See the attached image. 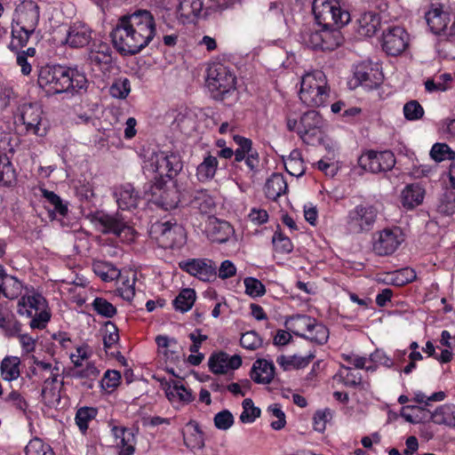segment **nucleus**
<instances>
[{"label":"nucleus","instance_id":"44","mask_svg":"<svg viewBox=\"0 0 455 455\" xmlns=\"http://www.w3.org/2000/svg\"><path fill=\"white\" fill-rule=\"evenodd\" d=\"M322 28L323 51H332L342 43V36L334 27Z\"/></svg>","mask_w":455,"mask_h":455},{"label":"nucleus","instance_id":"19","mask_svg":"<svg viewBox=\"0 0 455 455\" xmlns=\"http://www.w3.org/2000/svg\"><path fill=\"white\" fill-rule=\"evenodd\" d=\"M86 60L92 69L106 68L112 62L110 46L107 43L94 41L89 48Z\"/></svg>","mask_w":455,"mask_h":455},{"label":"nucleus","instance_id":"3","mask_svg":"<svg viewBox=\"0 0 455 455\" xmlns=\"http://www.w3.org/2000/svg\"><path fill=\"white\" fill-rule=\"evenodd\" d=\"M329 96L330 87L323 71L314 70L302 76L299 97L304 105L311 108L324 106Z\"/></svg>","mask_w":455,"mask_h":455},{"label":"nucleus","instance_id":"51","mask_svg":"<svg viewBox=\"0 0 455 455\" xmlns=\"http://www.w3.org/2000/svg\"><path fill=\"white\" fill-rule=\"evenodd\" d=\"M243 411L239 417L243 423L248 424L255 421L260 416V409L254 406L251 398H246L242 403Z\"/></svg>","mask_w":455,"mask_h":455},{"label":"nucleus","instance_id":"15","mask_svg":"<svg viewBox=\"0 0 455 455\" xmlns=\"http://www.w3.org/2000/svg\"><path fill=\"white\" fill-rule=\"evenodd\" d=\"M323 119L318 112L311 110L304 113L299 119L298 135L307 144L319 139L323 133Z\"/></svg>","mask_w":455,"mask_h":455},{"label":"nucleus","instance_id":"20","mask_svg":"<svg viewBox=\"0 0 455 455\" xmlns=\"http://www.w3.org/2000/svg\"><path fill=\"white\" fill-rule=\"evenodd\" d=\"M242 364V358L238 355L229 356L225 352H219L210 356L208 365L214 374H224L230 370H236Z\"/></svg>","mask_w":455,"mask_h":455},{"label":"nucleus","instance_id":"61","mask_svg":"<svg viewBox=\"0 0 455 455\" xmlns=\"http://www.w3.org/2000/svg\"><path fill=\"white\" fill-rule=\"evenodd\" d=\"M262 343V339L254 331H250L243 333L240 339L241 346L248 350H256L257 348L261 347Z\"/></svg>","mask_w":455,"mask_h":455},{"label":"nucleus","instance_id":"62","mask_svg":"<svg viewBox=\"0 0 455 455\" xmlns=\"http://www.w3.org/2000/svg\"><path fill=\"white\" fill-rule=\"evenodd\" d=\"M160 196L159 199L157 200V204L161 205L165 210L173 209L178 205V196L177 192L174 189L172 190H163L162 188H159Z\"/></svg>","mask_w":455,"mask_h":455},{"label":"nucleus","instance_id":"17","mask_svg":"<svg viewBox=\"0 0 455 455\" xmlns=\"http://www.w3.org/2000/svg\"><path fill=\"white\" fill-rule=\"evenodd\" d=\"M234 141L238 145L235 150V162L244 161L251 175H254L259 167V156L256 149L252 148V141L250 139L235 135Z\"/></svg>","mask_w":455,"mask_h":455},{"label":"nucleus","instance_id":"22","mask_svg":"<svg viewBox=\"0 0 455 455\" xmlns=\"http://www.w3.org/2000/svg\"><path fill=\"white\" fill-rule=\"evenodd\" d=\"M206 233L212 242L224 243L233 235L234 228L228 221L210 217L206 226Z\"/></svg>","mask_w":455,"mask_h":455},{"label":"nucleus","instance_id":"41","mask_svg":"<svg viewBox=\"0 0 455 455\" xmlns=\"http://www.w3.org/2000/svg\"><path fill=\"white\" fill-rule=\"evenodd\" d=\"M92 269L105 282L114 281L121 275L120 269L112 263L103 260H95L92 263Z\"/></svg>","mask_w":455,"mask_h":455},{"label":"nucleus","instance_id":"34","mask_svg":"<svg viewBox=\"0 0 455 455\" xmlns=\"http://www.w3.org/2000/svg\"><path fill=\"white\" fill-rule=\"evenodd\" d=\"M219 161L217 156L207 154L202 163L196 167V178L200 182H208L212 180L217 172Z\"/></svg>","mask_w":455,"mask_h":455},{"label":"nucleus","instance_id":"1","mask_svg":"<svg viewBox=\"0 0 455 455\" xmlns=\"http://www.w3.org/2000/svg\"><path fill=\"white\" fill-rule=\"evenodd\" d=\"M156 35L154 15L148 10L137 9L121 16L110 36L114 47L124 55H134L147 47Z\"/></svg>","mask_w":455,"mask_h":455},{"label":"nucleus","instance_id":"56","mask_svg":"<svg viewBox=\"0 0 455 455\" xmlns=\"http://www.w3.org/2000/svg\"><path fill=\"white\" fill-rule=\"evenodd\" d=\"M187 427L189 430H192L193 433L190 436L185 435L184 441L188 446H191L193 448H201L204 445L203 433L199 429V425L196 421H190L187 425Z\"/></svg>","mask_w":455,"mask_h":455},{"label":"nucleus","instance_id":"5","mask_svg":"<svg viewBox=\"0 0 455 455\" xmlns=\"http://www.w3.org/2000/svg\"><path fill=\"white\" fill-rule=\"evenodd\" d=\"M312 10L319 27H343L350 21V13L341 0H314Z\"/></svg>","mask_w":455,"mask_h":455},{"label":"nucleus","instance_id":"32","mask_svg":"<svg viewBox=\"0 0 455 455\" xmlns=\"http://www.w3.org/2000/svg\"><path fill=\"white\" fill-rule=\"evenodd\" d=\"M203 0H179L178 18L183 22L197 18L203 11Z\"/></svg>","mask_w":455,"mask_h":455},{"label":"nucleus","instance_id":"55","mask_svg":"<svg viewBox=\"0 0 455 455\" xmlns=\"http://www.w3.org/2000/svg\"><path fill=\"white\" fill-rule=\"evenodd\" d=\"M131 92V84L128 78L116 79L109 88V93L116 99H125Z\"/></svg>","mask_w":455,"mask_h":455},{"label":"nucleus","instance_id":"63","mask_svg":"<svg viewBox=\"0 0 455 455\" xmlns=\"http://www.w3.org/2000/svg\"><path fill=\"white\" fill-rule=\"evenodd\" d=\"M245 292L251 297H261L265 294L266 289L264 284L254 277H246L243 280Z\"/></svg>","mask_w":455,"mask_h":455},{"label":"nucleus","instance_id":"30","mask_svg":"<svg viewBox=\"0 0 455 455\" xmlns=\"http://www.w3.org/2000/svg\"><path fill=\"white\" fill-rule=\"evenodd\" d=\"M40 18V12L38 5L34 2H29L24 4L23 9L15 25L35 31Z\"/></svg>","mask_w":455,"mask_h":455},{"label":"nucleus","instance_id":"14","mask_svg":"<svg viewBox=\"0 0 455 455\" xmlns=\"http://www.w3.org/2000/svg\"><path fill=\"white\" fill-rule=\"evenodd\" d=\"M179 267L181 270L203 282H210L217 275L215 263L206 258L184 259L179 263Z\"/></svg>","mask_w":455,"mask_h":455},{"label":"nucleus","instance_id":"49","mask_svg":"<svg viewBox=\"0 0 455 455\" xmlns=\"http://www.w3.org/2000/svg\"><path fill=\"white\" fill-rule=\"evenodd\" d=\"M26 455H54L52 447L40 438L31 439L25 448Z\"/></svg>","mask_w":455,"mask_h":455},{"label":"nucleus","instance_id":"38","mask_svg":"<svg viewBox=\"0 0 455 455\" xmlns=\"http://www.w3.org/2000/svg\"><path fill=\"white\" fill-rule=\"evenodd\" d=\"M167 398L172 402L188 403L193 400L190 390L187 389L180 381L172 380L168 383L165 390Z\"/></svg>","mask_w":455,"mask_h":455},{"label":"nucleus","instance_id":"12","mask_svg":"<svg viewBox=\"0 0 455 455\" xmlns=\"http://www.w3.org/2000/svg\"><path fill=\"white\" fill-rule=\"evenodd\" d=\"M403 241L404 235L400 228H384L374 235L372 248L377 255L389 256Z\"/></svg>","mask_w":455,"mask_h":455},{"label":"nucleus","instance_id":"53","mask_svg":"<svg viewBox=\"0 0 455 455\" xmlns=\"http://www.w3.org/2000/svg\"><path fill=\"white\" fill-rule=\"evenodd\" d=\"M328 338L329 330L327 327L315 321L314 327H311L305 339H309L316 344L323 345L327 342Z\"/></svg>","mask_w":455,"mask_h":455},{"label":"nucleus","instance_id":"50","mask_svg":"<svg viewBox=\"0 0 455 455\" xmlns=\"http://www.w3.org/2000/svg\"><path fill=\"white\" fill-rule=\"evenodd\" d=\"M97 415V410L92 407L80 408L76 414V423L81 432L84 433L88 429L89 422Z\"/></svg>","mask_w":455,"mask_h":455},{"label":"nucleus","instance_id":"36","mask_svg":"<svg viewBox=\"0 0 455 455\" xmlns=\"http://www.w3.org/2000/svg\"><path fill=\"white\" fill-rule=\"evenodd\" d=\"M288 186L281 173H273L265 185V194L268 199L276 200L287 191Z\"/></svg>","mask_w":455,"mask_h":455},{"label":"nucleus","instance_id":"42","mask_svg":"<svg viewBox=\"0 0 455 455\" xmlns=\"http://www.w3.org/2000/svg\"><path fill=\"white\" fill-rule=\"evenodd\" d=\"M35 31H29L27 28L20 27L18 25H12V40L9 44V49L12 52H18L24 46L27 45L30 36Z\"/></svg>","mask_w":455,"mask_h":455},{"label":"nucleus","instance_id":"4","mask_svg":"<svg viewBox=\"0 0 455 455\" xmlns=\"http://www.w3.org/2000/svg\"><path fill=\"white\" fill-rule=\"evenodd\" d=\"M17 312L20 315L30 318L32 329H44L51 319V312L44 297L34 291L22 295L18 300Z\"/></svg>","mask_w":455,"mask_h":455},{"label":"nucleus","instance_id":"16","mask_svg":"<svg viewBox=\"0 0 455 455\" xmlns=\"http://www.w3.org/2000/svg\"><path fill=\"white\" fill-rule=\"evenodd\" d=\"M20 117L28 133L43 137L47 128L43 120L42 108L36 103L23 105Z\"/></svg>","mask_w":455,"mask_h":455},{"label":"nucleus","instance_id":"28","mask_svg":"<svg viewBox=\"0 0 455 455\" xmlns=\"http://www.w3.org/2000/svg\"><path fill=\"white\" fill-rule=\"evenodd\" d=\"M116 439L118 455H133L135 451L136 437L131 429L115 427L112 429Z\"/></svg>","mask_w":455,"mask_h":455},{"label":"nucleus","instance_id":"6","mask_svg":"<svg viewBox=\"0 0 455 455\" xmlns=\"http://www.w3.org/2000/svg\"><path fill=\"white\" fill-rule=\"evenodd\" d=\"M149 234L164 249L181 247L186 243L185 230L175 220L155 222L150 227Z\"/></svg>","mask_w":455,"mask_h":455},{"label":"nucleus","instance_id":"11","mask_svg":"<svg viewBox=\"0 0 455 455\" xmlns=\"http://www.w3.org/2000/svg\"><path fill=\"white\" fill-rule=\"evenodd\" d=\"M34 367L32 374L43 381L41 395L43 398L49 399L56 396V388L53 387L60 376V367L58 361L54 363L32 357Z\"/></svg>","mask_w":455,"mask_h":455},{"label":"nucleus","instance_id":"45","mask_svg":"<svg viewBox=\"0 0 455 455\" xmlns=\"http://www.w3.org/2000/svg\"><path fill=\"white\" fill-rule=\"evenodd\" d=\"M42 196L52 207V214L65 217L68 214V204L65 203L57 194L47 189H41Z\"/></svg>","mask_w":455,"mask_h":455},{"label":"nucleus","instance_id":"43","mask_svg":"<svg viewBox=\"0 0 455 455\" xmlns=\"http://www.w3.org/2000/svg\"><path fill=\"white\" fill-rule=\"evenodd\" d=\"M196 299V293L194 289L184 288L180 291L172 304L175 310L185 313L192 308Z\"/></svg>","mask_w":455,"mask_h":455},{"label":"nucleus","instance_id":"46","mask_svg":"<svg viewBox=\"0 0 455 455\" xmlns=\"http://www.w3.org/2000/svg\"><path fill=\"white\" fill-rule=\"evenodd\" d=\"M15 180L12 163L5 154L0 153V186L9 187Z\"/></svg>","mask_w":455,"mask_h":455},{"label":"nucleus","instance_id":"48","mask_svg":"<svg viewBox=\"0 0 455 455\" xmlns=\"http://www.w3.org/2000/svg\"><path fill=\"white\" fill-rule=\"evenodd\" d=\"M285 170L291 176L300 177L305 172L303 161L298 151H292L290 157L284 162Z\"/></svg>","mask_w":455,"mask_h":455},{"label":"nucleus","instance_id":"26","mask_svg":"<svg viewBox=\"0 0 455 455\" xmlns=\"http://www.w3.org/2000/svg\"><path fill=\"white\" fill-rule=\"evenodd\" d=\"M379 27L380 18L374 12H363L356 20V32L360 36L371 37L376 34Z\"/></svg>","mask_w":455,"mask_h":455},{"label":"nucleus","instance_id":"9","mask_svg":"<svg viewBox=\"0 0 455 455\" xmlns=\"http://www.w3.org/2000/svg\"><path fill=\"white\" fill-rule=\"evenodd\" d=\"M378 215L370 204H360L351 209L346 217V228L350 234H362L372 229Z\"/></svg>","mask_w":455,"mask_h":455},{"label":"nucleus","instance_id":"58","mask_svg":"<svg viewBox=\"0 0 455 455\" xmlns=\"http://www.w3.org/2000/svg\"><path fill=\"white\" fill-rule=\"evenodd\" d=\"M92 306L98 315L107 318H111L116 314V307L103 298H96Z\"/></svg>","mask_w":455,"mask_h":455},{"label":"nucleus","instance_id":"57","mask_svg":"<svg viewBox=\"0 0 455 455\" xmlns=\"http://www.w3.org/2000/svg\"><path fill=\"white\" fill-rule=\"evenodd\" d=\"M403 116L406 120L417 121L423 117L424 108L417 100H410L403 108Z\"/></svg>","mask_w":455,"mask_h":455},{"label":"nucleus","instance_id":"29","mask_svg":"<svg viewBox=\"0 0 455 455\" xmlns=\"http://www.w3.org/2000/svg\"><path fill=\"white\" fill-rule=\"evenodd\" d=\"M426 21L434 34H440L447 28L450 21L449 13L441 7L432 6L425 14Z\"/></svg>","mask_w":455,"mask_h":455},{"label":"nucleus","instance_id":"64","mask_svg":"<svg viewBox=\"0 0 455 455\" xmlns=\"http://www.w3.org/2000/svg\"><path fill=\"white\" fill-rule=\"evenodd\" d=\"M121 374L118 371L108 370L100 380V387L108 391L114 390L120 383Z\"/></svg>","mask_w":455,"mask_h":455},{"label":"nucleus","instance_id":"10","mask_svg":"<svg viewBox=\"0 0 455 455\" xmlns=\"http://www.w3.org/2000/svg\"><path fill=\"white\" fill-rule=\"evenodd\" d=\"M94 220L102 227L104 234L115 235L128 243L134 241L136 231L121 213L97 212Z\"/></svg>","mask_w":455,"mask_h":455},{"label":"nucleus","instance_id":"24","mask_svg":"<svg viewBox=\"0 0 455 455\" xmlns=\"http://www.w3.org/2000/svg\"><path fill=\"white\" fill-rule=\"evenodd\" d=\"M113 196L121 210L130 211L134 209L138 206L140 200L139 193L130 183L116 188L113 192Z\"/></svg>","mask_w":455,"mask_h":455},{"label":"nucleus","instance_id":"40","mask_svg":"<svg viewBox=\"0 0 455 455\" xmlns=\"http://www.w3.org/2000/svg\"><path fill=\"white\" fill-rule=\"evenodd\" d=\"M20 360L17 356H6L3 359L0 371L4 380L12 381L20 377Z\"/></svg>","mask_w":455,"mask_h":455},{"label":"nucleus","instance_id":"54","mask_svg":"<svg viewBox=\"0 0 455 455\" xmlns=\"http://www.w3.org/2000/svg\"><path fill=\"white\" fill-rule=\"evenodd\" d=\"M23 285L16 277L10 276L6 278L4 285L2 289L4 296L9 299L18 298L22 291Z\"/></svg>","mask_w":455,"mask_h":455},{"label":"nucleus","instance_id":"21","mask_svg":"<svg viewBox=\"0 0 455 455\" xmlns=\"http://www.w3.org/2000/svg\"><path fill=\"white\" fill-rule=\"evenodd\" d=\"M355 77L370 89L379 86L383 80L382 72L377 65L373 66L370 62H362L355 66Z\"/></svg>","mask_w":455,"mask_h":455},{"label":"nucleus","instance_id":"13","mask_svg":"<svg viewBox=\"0 0 455 455\" xmlns=\"http://www.w3.org/2000/svg\"><path fill=\"white\" fill-rule=\"evenodd\" d=\"M358 164L367 172L379 173L390 171L395 164V157L389 150H367L358 158Z\"/></svg>","mask_w":455,"mask_h":455},{"label":"nucleus","instance_id":"8","mask_svg":"<svg viewBox=\"0 0 455 455\" xmlns=\"http://www.w3.org/2000/svg\"><path fill=\"white\" fill-rule=\"evenodd\" d=\"M183 167L179 154L171 151L153 152L146 162L145 168L160 177L174 178Z\"/></svg>","mask_w":455,"mask_h":455},{"label":"nucleus","instance_id":"31","mask_svg":"<svg viewBox=\"0 0 455 455\" xmlns=\"http://www.w3.org/2000/svg\"><path fill=\"white\" fill-rule=\"evenodd\" d=\"M275 375V366L272 362L265 359H258L254 362L251 377L256 383L268 384Z\"/></svg>","mask_w":455,"mask_h":455},{"label":"nucleus","instance_id":"60","mask_svg":"<svg viewBox=\"0 0 455 455\" xmlns=\"http://www.w3.org/2000/svg\"><path fill=\"white\" fill-rule=\"evenodd\" d=\"M272 243L275 250L279 253H290L293 250V244L289 237L285 236L280 231H275Z\"/></svg>","mask_w":455,"mask_h":455},{"label":"nucleus","instance_id":"2","mask_svg":"<svg viewBox=\"0 0 455 455\" xmlns=\"http://www.w3.org/2000/svg\"><path fill=\"white\" fill-rule=\"evenodd\" d=\"M37 83L47 94H58L84 90L88 82L85 75L76 68L46 66L40 69Z\"/></svg>","mask_w":455,"mask_h":455},{"label":"nucleus","instance_id":"25","mask_svg":"<svg viewBox=\"0 0 455 455\" xmlns=\"http://www.w3.org/2000/svg\"><path fill=\"white\" fill-rule=\"evenodd\" d=\"M136 273L132 270H121L116 280V292L123 299L132 301L135 295Z\"/></svg>","mask_w":455,"mask_h":455},{"label":"nucleus","instance_id":"23","mask_svg":"<svg viewBox=\"0 0 455 455\" xmlns=\"http://www.w3.org/2000/svg\"><path fill=\"white\" fill-rule=\"evenodd\" d=\"M92 29L84 23L75 22L68 29L66 44L72 48H82L92 40Z\"/></svg>","mask_w":455,"mask_h":455},{"label":"nucleus","instance_id":"59","mask_svg":"<svg viewBox=\"0 0 455 455\" xmlns=\"http://www.w3.org/2000/svg\"><path fill=\"white\" fill-rule=\"evenodd\" d=\"M430 156L435 162H442L446 159H453L455 153L447 144L435 143L430 150Z\"/></svg>","mask_w":455,"mask_h":455},{"label":"nucleus","instance_id":"39","mask_svg":"<svg viewBox=\"0 0 455 455\" xmlns=\"http://www.w3.org/2000/svg\"><path fill=\"white\" fill-rule=\"evenodd\" d=\"M434 423L455 427V404H443L438 407L431 416Z\"/></svg>","mask_w":455,"mask_h":455},{"label":"nucleus","instance_id":"37","mask_svg":"<svg viewBox=\"0 0 455 455\" xmlns=\"http://www.w3.org/2000/svg\"><path fill=\"white\" fill-rule=\"evenodd\" d=\"M315 358L313 353H308L306 355H282L277 357L276 363L284 371H290L291 369H302L307 367L309 363Z\"/></svg>","mask_w":455,"mask_h":455},{"label":"nucleus","instance_id":"18","mask_svg":"<svg viewBox=\"0 0 455 455\" xmlns=\"http://www.w3.org/2000/svg\"><path fill=\"white\" fill-rule=\"evenodd\" d=\"M408 45V35L401 27H392L383 33L382 48L389 55L402 53Z\"/></svg>","mask_w":455,"mask_h":455},{"label":"nucleus","instance_id":"27","mask_svg":"<svg viewBox=\"0 0 455 455\" xmlns=\"http://www.w3.org/2000/svg\"><path fill=\"white\" fill-rule=\"evenodd\" d=\"M189 206L202 214H212L216 207L213 196L206 189H198L192 193Z\"/></svg>","mask_w":455,"mask_h":455},{"label":"nucleus","instance_id":"7","mask_svg":"<svg viewBox=\"0 0 455 455\" xmlns=\"http://www.w3.org/2000/svg\"><path fill=\"white\" fill-rule=\"evenodd\" d=\"M206 83L212 97L222 100L227 93L235 89L236 77L228 67L214 64L208 69Z\"/></svg>","mask_w":455,"mask_h":455},{"label":"nucleus","instance_id":"33","mask_svg":"<svg viewBox=\"0 0 455 455\" xmlns=\"http://www.w3.org/2000/svg\"><path fill=\"white\" fill-rule=\"evenodd\" d=\"M424 196L425 190L420 185H407L402 191V204L407 209H413L422 203Z\"/></svg>","mask_w":455,"mask_h":455},{"label":"nucleus","instance_id":"47","mask_svg":"<svg viewBox=\"0 0 455 455\" xmlns=\"http://www.w3.org/2000/svg\"><path fill=\"white\" fill-rule=\"evenodd\" d=\"M99 375L100 370L92 363H87L84 368L76 370L73 373L74 378L85 379L82 384L87 388L93 387V382L98 379Z\"/></svg>","mask_w":455,"mask_h":455},{"label":"nucleus","instance_id":"35","mask_svg":"<svg viewBox=\"0 0 455 455\" xmlns=\"http://www.w3.org/2000/svg\"><path fill=\"white\" fill-rule=\"evenodd\" d=\"M316 320L305 315H297L291 317L286 321V325L289 331L293 334L306 338V335L314 327V323Z\"/></svg>","mask_w":455,"mask_h":455},{"label":"nucleus","instance_id":"52","mask_svg":"<svg viewBox=\"0 0 455 455\" xmlns=\"http://www.w3.org/2000/svg\"><path fill=\"white\" fill-rule=\"evenodd\" d=\"M338 374L347 387H355L362 382V375L353 371L349 366L341 365Z\"/></svg>","mask_w":455,"mask_h":455}]
</instances>
